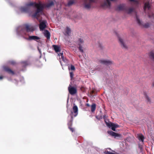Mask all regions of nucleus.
Masks as SVG:
<instances>
[{"instance_id": "f257e3e1", "label": "nucleus", "mask_w": 154, "mask_h": 154, "mask_svg": "<svg viewBox=\"0 0 154 154\" xmlns=\"http://www.w3.org/2000/svg\"><path fill=\"white\" fill-rule=\"evenodd\" d=\"M53 4L54 3L53 2H51L50 3L46 5L43 4L41 2H39L38 4L31 2L29 4H27L25 7H21L20 8V10L21 11L26 12L28 10L29 6H35L37 8V10L35 14L32 15V17H33L36 18L38 20V17L39 16L40 14L41 13V12L44 7L45 6L48 8L49 7L53 5Z\"/></svg>"}, {"instance_id": "f03ea898", "label": "nucleus", "mask_w": 154, "mask_h": 154, "mask_svg": "<svg viewBox=\"0 0 154 154\" xmlns=\"http://www.w3.org/2000/svg\"><path fill=\"white\" fill-rule=\"evenodd\" d=\"M25 27L26 28V30L27 32H32L34 30V28L33 27H31L28 24H26L25 25ZM25 26H20L18 27L17 29V32L18 35L22 34L24 31Z\"/></svg>"}, {"instance_id": "7ed1b4c3", "label": "nucleus", "mask_w": 154, "mask_h": 154, "mask_svg": "<svg viewBox=\"0 0 154 154\" xmlns=\"http://www.w3.org/2000/svg\"><path fill=\"white\" fill-rule=\"evenodd\" d=\"M143 10L146 13V11L149 10L151 8L150 0H143Z\"/></svg>"}, {"instance_id": "20e7f679", "label": "nucleus", "mask_w": 154, "mask_h": 154, "mask_svg": "<svg viewBox=\"0 0 154 154\" xmlns=\"http://www.w3.org/2000/svg\"><path fill=\"white\" fill-rule=\"evenodd\" d=\"M106 124L107 126L109 128H111L114 131H116V128L119 127V125L117 124H114L113 123L109 122L108 123L106 122Z\"/></svg>"}, {"instance_id": "39448f33", "label": "nucleus", "mask_w": 154, "mask_h": 154, "mask_svg": "<svg viewBox=\"0 0 154 154\" xmlns=\"http://www.w3.org/2000/svg\"><path fill=\"white\" fill-rule=\"evenodd\" d=\"M98 62L101 64L108 65L112 64V62L109 60L101 59L98 60Z\"/></svg>"}, {"instance_id": "423d86ee", "label": "nucleus", "mask_w": 154, "mask_h": 154, "mask_svg": "<svg viewBox=\"0 0 154 154\" xmlns=\"http://www.w3.org/2000/svg\"><path fill=\"white\" fill-rule=\"evenodd\" d=\"M40 22L39 25V28L40 29L41 31H42L45 29L46 26L47 21L46 20H43L41 21L40 20H39Z\"/></svg>"}, {"instance_id": "0eeeda50", "label": "nucleus", "mask_w": 154, "mask_h": 154, "mask_svg": "<svg viewBox=\"0 0 154 154\" xmlns=\"http://www.w3.org/2000/svg\"><path fill=\"white\" fill-rule=\"evenodd\" d=\"M116 0H106L103 4L101 5V6L103 8H109L111 6V3L110 1H115Z\"/></svg>"}, {"instance_id": "6e6552de", "label": "nucleus", "mask_w": 154, "mask_h": 154, "mask_svg": "<svg viewBox=\"0 0 154 154\" xmlns=\"http://www.w3.org/2000/svg\"><path fill=\"white\" fill-rule=\"evenodd\" d=\"M72 109L73 112H71L72 116L76 117L78 114V108L75 104H74V106L73 107ZM71 117L72 118V116Z\"/></svg>"}, {"instance_id": "1a4fd4ad", "label": "nucleus", "mask_w": 154, "mask_h": 154, "mask_svg": "<svg viewBox=\"0 0 154 154\" xmlns=\"http://www.w3.org/2000/svg\"><path fill=\"white\" fill-rule=\"evenodd\" d=\"M118 38L121 46L123 48L127 49V47L125 44L123 39L119 36H118Z\"/></svg>"}, {"instance_id": "9d476101", "label": "nucleus", "mask_w": 154, "mask_h": 154, "mask_svg": "<svg viewBox=\"0 0 154 154\" xmlns=\"http://www.w3.org/2000/svg\"><path fill=\"white\" fill-rule=\"evenodd\" d=\"M68 88L69 93L73 95L76 93L77 90L75 88L72 87L69 85Z\"/></svg>"}, {"instance_id": "9b49d317", "label": "nucleus", "mask_w": 154, "mask_h": 154, "mask_svg": "<svg viewBox=\"0 0 154 154\" xmlns=\"http://www.w3.org/2000/svg\"><path fill=\"white\" fill-rule=\"evenodd\" d=\"M108 133L115 138L117 137H120L121 135L120 134L117 133L112 131H108Z\"/></svg>"}, {"instance_id": "f8f14e48", "label": "nucleus", "mask_w": 154, "mask_h": 154, "mask_svg": "<svg viewBox=\"0 0 154 154\" xmlns=\"http://www.w3.org/2000/svg\"><path fill=\"white\" fill-rule=\"evenodd\" d=\"M126 9L125 5L124 4H120L119 5L116 10L118 11L125 10Z\"/></svg>"}, {"instance_id": "ddd939ff", "label": "nucleus", "mask_w": 154, "mask_h": 154, "mask_svg": "<svg viewBox=\"0 0 154 154\" xmlns=\"http://www.w3.org/2000/svg\"><path fill=\"white\" fill-rule=\"evenodd\" d=\"M97 1V0H87V9L90 8L92 4L96 2Z\"/></svg>"}, {"instance_id": "4468645a", "label": "nucleus", "mask_w": 154, "mask_h": 154, "mask_svg": "<svg viewBox=\"0 0 154 154\" xmlns=\"http://www.w3.org/2000/svg\"><path fill=\"white\" fill-rule=\"evenodd\" d=\"M131 2H132L133 3L131 4L136 7H138L140 3V2L138 0H129Z\"/></svg>"}, {"instance_id": "2eb2a0df", "label": "nucleus", "mask_w": 154, "mask_h": 154, "mask_svg": "<svg viewBox=\"0 0 154 154\" xmlns=\"http://www.w3.org/2000/svg\"><path fill=\"white\" fill-rule=\"evenodd\" d=\"M71 32V30L70 28L69 27H67L65 29L64 34L66 35H69Z\"/></svg>"}, {"instance_id": "dca6fc26", "label": "nucleus", "mask_w": 154, "mask_h": 154, "mask_svg": "<svg viewBox=\"0 0 154 154\" xmlns=\"http://www.w3.org/2000/svg\"><path fill=\"white\" fill-rule=\"evenodd\" d=\"M58 56L59 57L60 62L61 63V65L62 66V64L61 63V59H62V60L64 62H66V60L63 56V53H60L59 54H58Z\"/></svg>"}, {"instance_id": "f3484780", "label": "nucleus", "mask_w": 154, "mask_h": 154, "mask_svg": "<svg viewBox=\"0 0 154 154\" xmlns=\"http://www.w3.org/2000/svg\"><path fill=\"white\" fill-rule=\"evenodd\" d=\"M96 92L94 90H92L89 93L88 96L91 98H94L93 97L94 96L96 95Z\"/></svg>"}, {"instance_id": "a211bd4d", "label": "nucleus", "mask_w": 154, "mask_h": 154, "mask_svg": "<svg viewBox=\"0 0 154 154\" xmlns=\"http://www.w3.org/2000/svg\"><path fill=\"white\" fill-rule=\"evenodd\" d=\"M149 58L151 60L154 61V51H151L149 53Z\"/></svg>"}, {"instance_id": "6ab92c4d", "label": "nucleus", "mask_w": 154, "mask_h": 154, "mask_svg": "<svg viewBox=\"0 0 154 154\" xmlns=\"http://www.w3.org/2000/svg\"><path fill=\"white\" fill-rule=\"evenodd\" d=\"M53 47L56 52H58L60 51L61 49L60 46L57 45H53Z\"/></svg>"}, {"instance_id": "aec40b11", "label": "nucleus", "mask_w": 154, "mask_h": 154, "mask_svg": "<svg viewBox=\"0 0 154 154\" xmlns=\"http://www.w3.org/2000/svg\"><path fill=\"white\" fill-rule=\"evenodd\" d=\"M44 35L48 38L49 39L50 38V34L48 30H45L43 32Z\"/></svg>"}, {"instance_id": "412c9836", "label": "nucleus", "mask_w": 154, "mask_h": 154, "mask_svg": "<svg viewBox=\"0 0 154 154\" xmlns=\"http://www.w3.org/2000/svg\"><path fill=\"white\" fill-rule=\"evenodd\" d=\"M39 39L40 38L36 36H29V39L30 40H33L36 41Z\"/></svg>"}, {"instance_id": "4be33fe9", "label": "nucleus", "mask_w": 154, "mask_h": 154, "mask_svg": "<svg viewBox=\"0 0 154 154\" xmlns=\"http://www.w3.org/2000/svg\"><path fill=\"white\" fill-rule=\"evenodd\" d=\"M3 69L5 71L9 73L12 74H14L13 71L7 67H4Z\"/></svg>"}, {"instance_id": "5701e85b", "label": "nucleus", "mask_w": 154, "mask_h": 154, "mask_svg": "<svg viewBox=\"0 0 154 154\" xmlns=\"http://www.w3.org/2000/svg\"><path fill=\"white\" fill-rule=\"evenodd\" d=\"M137 137L139 140L143 142L144 139V136L142 134L137 135Z\"/></svg>"}, {"instance_id": "b1692460", "label": "nucleus", "mask_w": 154, "mask_h": 154, "mask_svg": "<svg viewBox=\"0 0 154 154\" xmlns=\"http://www.w3.org/2000/svg\"><path fill=\"white\" fill-rule=\"evenodd\" d=\"M96 108V105L95 104H92L91 106V110L92 112H94Z\"/></svg>"}, {"instance_id": "393cba45", "label": "nucleus", "mask_w": 154, "mask_h": 154, "mask_svg": "<svg viewBox=\"0 0 154 154\" xmlns=\"http://www.w3.org/2000/svg\"><path fill=\"white\" fill-rule=\"evenodd\" d=\"M136 19L137 20V23L139 24V25H141V21H140V20L139 19L138 16L136 14Z\"/></svg>"}, {"instance_id": "a878e982", "label": "nucleus", "mask_w": 154, "mask_h": 154, "mask_svg": "<svg viewBox=\"0 0 154 154\" xmlns=\"http://www.w3.org/2000/svg\"><path fill=\"white\" fill-rule=\"evenodd\" d=\"M134 9L133 8H129L128 11V14H130L134 10Z\"/></svg>"}, {"instance_id": "bb28decb", "label": "nucleus", "mask_w": 154, "mask_h": 154, "mask_svg": "<svg viewBox=\"0 0 154 154\" xmlns=\"http://www.w3.org/2000/svg\"><path fill=\"white\" fill-rule=\"evenodd\" d=\"M74 2L73 0L70 1L68 3L67 5L68 6H70L72 5L74 3Z\"/></svg>"}, {"instance_id": "cd10ccee", "label": "nucleus", "mask_w": 154, "mask_h": 154, "mask_svg": "<svg viewBox=\"0 0 154 154\" xmlns=\"http://www.w3.org/2000/svg\"><path fill=\"white\" fill-rule=\"evenodd\" d=\"M97 46L100 48L102 49L103 48L102 46V44L100 43V42H98V44H97Z\"/></svg>"}, {"instance_id": "c85d7f7f", "label": "nucleus", "mask_w": 154, "mask_h": 154, "mask_svg": "<svg viewBox=\"0 0 154 154\" xmlns=\"http://www.w3.org/2000/svg\"><path fill=\"white\" fill-rule=\"evenodd\" d=\"M144 94H145V97H146V98L147 99L148 101L149 102H150V99L148 97L147 95L146 94V93H145Z\"/></svg>"}, {"instance_id": "c756f323", "label": "nucleus", "mask_w": 154, "mask_h": 154, "mask_svg": "<svg viewBox=\"0 0 154 154\" xmlns=\"http://www.w3.org/2000/svg\"><path fill=\"white\" fill-rule=\"evenodd\" d=\"M79 49L80 50V51L81 52H82V53L83 52V50L82 49V46H80L79 47Z\"/></svg>"}, {"instance_id": "7c9ffc66", "label": "nucleus", "mask_w": 154, "mask_h": 154, "mask_svg": "<svg viewBox=\"0 0 154 154\" xmlns=\"http://www.w3.org/2000/svg\"><path fill=\"white\" fill-rule=\"evenodd\" d=\"M70 69L72 70H75V66L72 65H71V68H70Z\"/></svg>"}, {"instance_id": "2f4dec72", "label": "nucleus", "mask_w": 154, "mask_h": 154, "mask_svg": "<svg viewBox=\"0 0 154 154\" xmlns=\"http://www.w3.org/2000/svg\"><path fill=\"white\" fill-rule=\"evenodd\" d=\"M143 26L145 27V28H148L149 27V24L148 23H146L144 25H143Z\"/></svg>"}, {"instance_id": "473e14b6", "label": "nucleus", "mask_w": 154, "mask_h": 154, "mask_svg": "<svg viewBox=\"0 0 154 154\" xmlns=\"http://www.w3.org/2000/svg\"><path fill=\"white\" fill-rule=\"evenodd\" d=\"M70 76L71 79L73 78V74L72 72H70Z\"/></svg>"}, {"instance_id": "72a5a7b5", "label": "nucleus", "mask_w": 154, "mask_h": 154, "mask_svg": "<svg viewBox=\"0 0 154 154\" xmlns=\"http://www.w3.org/2000/svg\"><path fill=\"white\" fill-rule=\"evenodd\" d=\"M69 129H70V130L72 132H73L74 131L73 129L72 128H69Z\"/></svg>"}, {"instance_id": "f704fd0d", "label": "nucleus", "mask_w": 154, "mask_h": 154, "mask_svg": "<svg viewBox=\"0 0 154 154\" xmlns=\"http://www.w3.org/2000/svg\"><path fill=\"white\" fill-rule=\"evenodd\" d=\"M79 41L81 43H82L83 42V41L82 40H81V39H79Z\"/></svg>"}, {"instance_id": "c9c22d12", "label": "nucleus", "mask_w": 154, "mask_h": 154, "mask_svg": "<svg viewBox=\"0 0 154 154\" xmlns=\"http://www.w3.org/2000/svg\"><path fill=\"white\" fill-rule=\"evenodd\" d=\"M103 118L104 120H105L106 119V116L105 115L103 116Z\"/></svg>"}, {"instance_id": "e433bc0d", "label": "nucleus", "mask_w": 154, "mask_h": 154, "mask_svg": "<svg viewBox=\"0 0 154 154\" xmlns=\"http://www.w3.org/2000/svg\"><path fill=\"white\" fill-rule=\"evenodd\" d=\"M3 79V77L1 76H0V80H1Z\"/></svg>"}, {"instance_id": "4c0bfd02", "label": "nucleus", "mask_w": 154, "mask_h": 154, "mask_svg": "<svg viewBox=\"0 0 154 154\" xmlns=\"http://www.w3.org/2000/svg\"><path fill=\"white\" fill-rule=\"evenodd\" d=\"M11 63L12 64H14V62L13 61H12V62H11Z\"/></svg>"}, {"instance_id": "58836bf2", "label": "nucleus", "mask_w": 154, "mask_h": 154, "mask_svg": "<svg viewBox=\"0 0 154 154\" xmlns=\"http://www.w3.org/2000/svg\"><path fill=\"white\" fill-rule=\"evenodd\" d=\"M152 86L154 87V82H153L152 84Z\"/></svg>"}, {"instance_id": "ea45409f", "label": "nucleus", "mask_w": 154, "mask_h": 154, "mask_svg": "<svg viewBox=\"0 0 154 154\" xmlns=\"http://www.w3.org/2000/svg\"><path fill=\"white\" fill-rule=\"evenodd\" d=\"M38 50L39 51V52L40 53V54H41V50H40L38 48Z\"/></svg>"}, {"instance_id": "a19ab883", "label": "nucleus", "mask_w": 154, "mask_h": 154, "mask_svg": "<svg viewBox=\"0 0 154 154\" xmlns=\"http://www.w3.org/2000/svg\"><path fill=\"white\" fill-rule=\"evenodd\" d=\"M85 7L86 8L87 7V5L86 4H85Z\"/></svg>"}, {"instance_id": "79ce46f5", "label": "nucleus", "mask_w": 154, "mask_h": 154, "mask_svg": "<svg viewBox=\"0 0 154 154\" xmlns=\"http://www.w3.org/2000/svg\"><path fill=\"white\" fill-rule=\"evenodd\" d=\"M89 106V104H88V103H87V106Z\"/></svg>"}, {"instance_id": "37998d69", "label": "nucleus", "mask_w": 154, "mask_h": 154, "mask_svg": "<svg viewBox=\"0 0 154 154\" xmlns=\"http://www.w3.org/2000/svg\"><path fill=\"white\" fill-rule=\"evenodd\" d=\"M68 69H69V70L70 69V68H69V67H68Z\"/></svg>"}, {"instance_id": "c03bdc74", "label": "nucleus", "mask_w": 154, "mask_h": 154, "mask_svg": "<svg viewBox=\"0 0 154 154\" xmlns=\"http://www.w3.org/2000/svg\"><path fill=\"white\" fill-rule=\"evenodd\" d=\"M87 102L88 101V99H87Z\"/></svg>"}, {"instance_id": "a18cd8bd", "label": "nucleus", "mask_w": 154, "mask_h": 154, "mask_svg": "<svg viewBox=\"0 0 154 154\" xmlns=\"http://www.w3.org/2000/svg\"><path fill=\"white\" fill-rule=\"evenodd\" d=\"M68 100H69V99L68 98V100H67V102H68Z\"/></svg>"}]
</instances>
